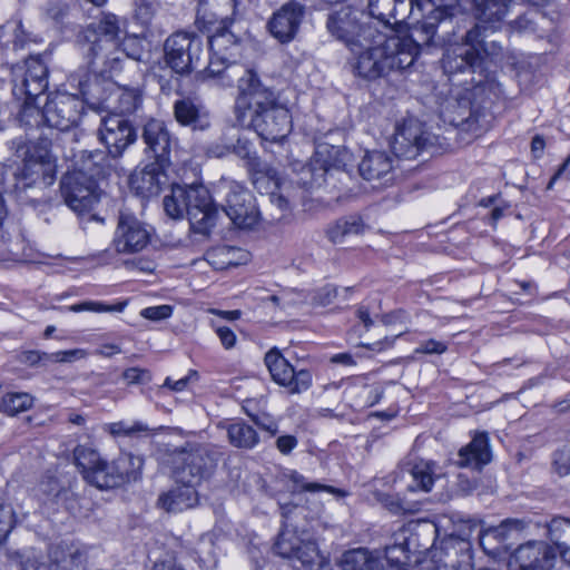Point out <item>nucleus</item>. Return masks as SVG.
Listing matches in <instances>:
<instances>
[{"label":"nucleus","mask_w":570,"mask_h":570,"mask_svg":"<svg viewBox=\"0 0 570 570\" xmlns=\"http://www.w3.org/2000/svg\"><path fill=\"white\" fill-rule=\"evenodd\" d=\"M237 76H243V79L234 106V125L253 128L265 140L281 141L286 138L292 130V117L275 91L264 86L252 69H230L228 77Z\"/></svg>","instance_id":"obj_1"},{"label":"nucleus","mask_w":570,"mask_h":570,"mask_svg":"<svg viewBox=\"0 0 570 570\" xmlns=\"http://www.w3.org/2000/svg\"><path fill=\"white\" fill-rule=\"evenodd\" d=\"M364 37L357 49L350 50L351 63L354 73L368 81L412 67L420 53L412 36H386L377 29L365 31Z\"/></svg>","instance_id":"obj_2"},{"label":"nucleus","mask_w":570,"mask_h":570,"mask_svg":"<svg viewBox=\"0 0 570 570\" xmlns=\"http://www.w3.org/2000/svg\"><path fill=\"white\" fill-rule=\"evenodd\" d=\"M431 522L435 538L430 547V570H472L470 538L481 530L480 521L460 514H441Z\"/></svg>","instance_id":"obj_3"},{"label":"nucleus","mask_w":570,"mask_h":570,"mask_svg":"<svg viewBox=\"0 0 570 570\" xmlns=\"http://www.w3.org/2000/svg\"><path fill=\"white\" fill-rule=\"evenodd\" d=\"M83 110V100L77 95L57 92L48 97L42 109L30 102L22 106L19 120L30 128L46 125L49 128L67 131L79 124Z\"/></svg>","instance_id":"obj_4"},{"label":"nucleus","mask_w":570,"mask_h":570,"mask_svg":"<svg viewBox=\"0 0 570 570\" xmlns=\"http://www.w3.org/2000/svg\"><path fill=\"white\" fill-rule=\"evenodd\" d=\"M166 456L177 483L198 485L214 473L222 452L210 444L187 442L168 450Z\"/></svg>","instance_id":"obj_5"},{"label":"nucleus","mask_w":570,"mask_h":570,"mask_svg":"<svg viewBox=\"0 0 570 570\" xmlns=\"http://www.w3.org/2000/svg\"><path fill=\"white\" fill-rule=\"evenodd\" d=\"M120 20L114 13H102L97 22L90 23L78 36L80 51L90 69L101 66L102 59L117 61L121 55L115 51L120 40Z\"/></svg>","instance_id":"obj_6"},{"label":"nucleus","mask_w":570,"mask_h":570,"mask_svg":"<svg viewBox=\"0 0 570 570\" xmlns=\"http://www.w3.org/2000/svg\"><path fill=\"white\" fill-rule=\"evenodd\" d=\"M12 94L23 105L35 104L48 88V67L41 55H30L11 70Z\"/></svg>","instance_id":"obj_7"},{"label":"nucleus","mask_w":570,"mask_h":570,"mask_svg":"<svg viewBox=\"0 0 570 570\" xmlns=\"http://www.w3.org/2000/svg\"><path fill=\"white\" fill-rule=\"evenodd\" d=\"M56 164L47 149L33 148L24 153L22 167L14 174V190L22 198L29 189L43 188L53 183Z\"/></svg>","instance_id":"obj_8"},{"label":"nucleus","mask_w":570,"mask_h":570,"mask_svg":"<svg viewBox=\"0 0 570 570\" xmlns=\"http://www.w3.org/2000/svg\"><path fill=\"white\" fill-rule=\"evenodd\" d=\"M164 50L166 63L180 75L197 69L205 55L203 38L195 32L186 31H178L168 37Z\"/></svg>","instance_id":"obj_9"},{"label":"nucleus","mask_w":570,"mask_h":570,"mask_svg":"<svg viewBox=\"0 0 570 570\" xmlns=\"http://www.w3.org/2000/svg\"><path fill=\"white\" fill-rule=\"evenodd\" d=\"M482 30H487L484 26L476 24L465 35V42L448 48L442 58V68L445 73L472 69L479 66L482 53H489L487 42L482 36Z\"/></svg>","instance_id":"obj_10"},{"label":"nucleus","mask_w":570,"mask_h":570,"mask_svg":"<svg viewBox=\"0 0 570 570\" xmlns=\"http://www.w3.org/2000/svg\"><path fill=\"white\" fill-rule=\"evenodd\" d=\"M187 217L195 234L208 237L218 218L209 190L203 184L181 185Z\"/></svg>","instance_id":"obj_11"},{"label":"nucleus","mask_w":570,"mask_h":570,"mask_svg":"<svg viewBox=\"0 0 570 570\" xmlns=\"http://www.w3.org/2000/svg\"><path fill=\"white\" fill-rule=\"evenodd\" d=\"M225 194L224 212L239 228H253L257 225L261 213L254 196L236 181H223L220 185Z\"/></svg>","instance_id":"obj_12"},{"label":"nucleus","mask_w":570,"mask_h":570,"mask_svg":"<svg viewBox=\"0 0 570 570\" xmlns=\"http://www.w3.org/2000/svg\"><path fill=\"white\" fill-rule=\"evenodd\" d=\"M274 551L283 558L299 561L311 570H322L328 566L315 541L303 539L292 530H283L279 533L274 544Z\"/></svg>","instance_id":"obj_13"},{"label":"nucleus","mask_w":570,"mask_h":570,"mask_svg":"<svg viewBox=\"0 0 570 570\" xmlns=\"http://www.w3.org/2000/svg\"><path fill=\"white\" fill-rule=\"evenodd\" d=\"M264 362L272 380L291 394H299L311 387L312 373L305 368L296 370L276 347L265 354Z\"/></svg>","instance_id":"obj_14"},{"label":"nucleus","mask_w":570,"mask_h":570,"mask_svg":"<svg viewBox=\"0 0 570 570\" xmlns=\"http://www.w3.org/2000/svg\"><path fill=\"white\" fill-rule=\"evenodd\" d=\"M151 232L136 216L120 213L111 247L117 254L131 255L144 250L150 243Z\"/></svg>","instance_id":"obj_15"},{"label":"nucleus","mask_w":570,"mask_h":570,"mask_svg":"<svg viewBox=\"0 0 570 570\" xmlns=\"http://www.w3.org/2000/svg\"><path fill=\"white\" fill-rule=\"evenodd\" d=\"M60 191L66 205L79 214L90 210L100 199L96 181L71 171L63 175Z\"/></svg>","instance_id":"obj_16"},{"label":"nucleus","mask_w":570,"mask_h":570,"mask_svg":"<svg viewBox=\"0 0 570 570\" xmlns=\"http://www.w3.org/2000/svg\"><path fill=\"white\" fill-rule=\"evenodd\" d=\"M326 28L348 50H355L360 47L357 43L364 40L365 31L377 30V27L372 23H361L356 11L350 7H342L340 10L331 12L327 17Z\"/></svg>","instance_id":"obj_17"},{"label":"nucleus","mask_w":570,"mask_h":570,"mask_svg":"<svg viewBox=\"0 0 570 570\" xmlns=\"http://www.w3.org/2000/svg\"><path fill=\"white\" fill-rule=\"evenodd\" d=\"M98 134L100 141L108 150V155L112 158L120 157L137 137L130 121L120 115H110L104 118Z\"/></svg>","instance_id":"obj_18"},{"label":"nucleus","mask_w":570,"mask_h":570,"mask_svg":"<svg viewBox=\"0 0 570 570\" xmlns=\"http://www.w3.org/2000/svg\"><path fill=\"white\" fill-rule=\"evenodd\" d=\"M523 530L520 520H505L498 527L479 530V543L483 551L491 557H500L512 548Z\"/></svg>","instance_id":"obj_19"},{"label":"nucleus","mask_w":570,"mask_h":570,"mask_svg":"<svg viewBox=\"0 0 570 570\" xmlns=\"http://www.w3.org/2000/svg\"><path fill=\"white\" fill-rule=\"evenodd\" d=\"M425 125L415 118H409L395 129L391 144L396 157L413 159L423 149L426 142L424 137Z\"/></svg>","instance_id":"obj_20"},{"label":"nucleus","mask_w":570,"mask_h":570,"mask_svg":"<svg viewBox=\"0 0 570 570\" xmlns=\"http://www.w3.org/2000/svg\"><path fill=\"white\" fill-rule=\"evenodd\" d=\"M439 116L444 124L461 128L463 131L479 135L482 130L480 114L472 110L466 97H450L442 102Z\"/></svg>","instance_id":"obj_21"},{"label":"nucleus","mask_w":570,"mask_h":570,"mask_svg":"<svg viewBox=\"0 0 570 570\" xmlns=\"http://www.w3.org/2000/svg\"><path fill=\"white\" fill-rule=\"evenodd\" d=\"M305 7L296 1L283 4L268 21L271 35L282 43L291 42L298 32Z\"/></svg>","instance_id":"obj_22"},{"label":"nucleus","mask_w":570,"mask_h":570,"mask_svg":"<svg viewBox=\"0 0 570 570\" xmlns=\"http://www.w3.org/2000/svg\"><path fill=\"white\" fill-rule=\"evenodd\" d=\"M48 558L52 570H87V549L80 542L61 540L50 546Z\"/></svg>","instance_id":"obj_23"},{"label":"nucleus","mask_w":570,"mask_h":570,"mask_svg":"<svg viewBox=\"0 0 570 570\" xmlns=\"http://www.w3.org/2000/svg\"><path fill=\"white\" fill-rule=\"evenodd\" d=\"M554 551L543 542L519 546L510 558V564L519 570H550L554 566Z\"/></svg>","instance_id":"obj_24"},{"label":"nucleus","mask_w":570,"mask_h":570,"mask_svg":"<svg viewBox=\"0 0 570 570\" xmlns=\"http://www.w3.org/2000/svg\"><path fill=\"white\" fill-rule=\"evenodd\" d=\"M169 165L156 160L147 164L131 176V187L142 197L158 195L168 181L166 169Z\"/></svg>","instance_id":"obj_25"},{"label":"nucleus","mask_w":570,"mask_h":570,"mask_svg":"<svg viewBox=\"0 0 570 570\" xmlns=\"http://www.w3.org/2000/svg\"><path fill=\"white\" fill-rule=\"evenodd\" d=\"M71 161V169L68 171L90 177L96 183L98 179L109 176L112 171L109 157L102 150H80L72 156Z\"/></svg>","instance_id":"obj_26"},{"label":"nucleus","mask_w":570,"mask_h":570,"mask_svg":"<svg viewBox=\"0 0 570 570\" xmlns=\"http://www.w3.org/2000/svg\"><path fill=\"white\" fill-rule=\"evenodd\" d=\"M492 460L489 436L485 432H478L471 442L462 446L458 453L456 464L460 468L475 471L482 470Z\"/></svg>","instance_id":"obj_27"},{"label":"nucleus","mask_w":570,"mask_h":570,"mask_svg":"<svg viewBox=\"0 0 570 570\" xmlns=\"http://www.w3.org/2000/svg\"><path fill=\"white\" fill-rule=\"evenodd\" d=\"M142 139L147 150L151 151L156 161L170 164L171 136L166 125L156 119H150L144 126Z\"/></svg>","instance_id":"obj_28"},{"label":"nucleus","mask_w":570,"mask_h":570,"mask_svg":"<svg viewBox=\"0 0 570 570\" xmlns=\"http://www.w3.org/2000/svg\"><path fill=\"white\" fill-rule=\"evenodd\" d=\"M236 0H199L196 23L212 30V26L230 23L235 13Z\"/></svg>","instance_id":"obj_29"},{"label":"nucleus","mask_w":570,"mask_h":570,"mask_svg":"<svg viewBox=\"0 0 570 570\" xmlns=\"http://www.w3.org/2000/svg\"><path fill=\"white\" fill-rule=\"evenodd\" d=\"M230 23H222L212 26L213 32L207 36V43L209 51L214 57L219 59H230L236 56L238 51V39L228 30Z\"/></svg>","instance_id":"obj_30"},{"label":"nucleus","mask_w":570,"mask_h":570,"mask_svg":"<svg viewBox=\"0 0 570 570\" xmlns=\"http://www.w3.org/2000/svg\"><path fill=\"white\" fill-rule=\"evenodd\" d=\"M393 158L385 151L373 150L365 153L358 164L360 175L365 180H379L392 173Z\"/></svg>","instance_id":"obj_31"},{"label":"nucleus","mask_w":570,"mask_h":570,"mask_svg":"<svg viewBox=\"0 0 570 570\" xmlns=\"http://www.w3.org/2000/svg\"><path fill=\"white\" fill-rule=\"evenodd\" d=\"M424 439L419 436L415 440L414 449L409 454L407 461L404 464V471L412 478V482L407 485L409 494L415 493L417 490L426 492V476H428V461L419 458L417 451L423 448Z\"/></svg>","instance_id":"obj_32"},{"label":"nucleus","mask_w":570,"mask_h":570,"mask_svg":"<svg viewBox=\"0 0 570 570\" xmlns=\"http://www.w3.org/2000/svg\"><path fill=\"white\" fill-rule=\"evenodd\" d=\"M205 259L215 269H225L247 263L249 253L240 247L222 245L208 249Z\"/></svg>","instance_id":"obj_33"},{"label":"nucleus","mask_w":570,"mask_h":570,"mask_svg":"<svg viewBox=\"0 0 570 570\" xmlns=\"http://www.w3.org/2000/svg\"><path fill=\"white\" fill-rule=\"evenodd\" d=\"M86 356V351L81 348L59 351L55 353L24 351L20 354L19 361L23 364L36 366L47 365L49 363H71L76 360L85 358Z\"/></svg>","instance_id":"obj_34"},{"label":"nucleus","mask_w":570,"mask_h":570,"mask_svg":"<svg viewBox=\"0 0 570 570\" xmlns=\"http://www.w3.org/2000/svg\"><path fill=\"white\" fill-rule=\"evenodd\" d=\"M550 547L561 560L570 566V519L557 517L548 524Z\"/></svg>","instance_id":"obj_35"},{"label":"nucleus","mask_w":570,"mask_h":570,"mask_svg":"<svg viewBox=\"0 0 570 570\" xmlns=\"http://www.w3.org/2000/svg\"><path fill=\"white\" fill-rule=\"evenodd\" d=\"M317 163L325 171L330 169H345L352 161V154L342 146L318 142L315 149Z\"/></svg>","instance_id":"obj_36"},{"label":"nucleus","mask_w":570,"mask_h":570,"mask_svg":"<svg viewBox=\"0 0 570 570\" xmlns=\"http://www.w3.org/2000/svg\"><path fill=\"white\" fill-rule=\"evenodd\" d=\"M115 51L120 52L117 61H111L110 59H102L101 66L96 67L94 72L97 73H107L114 72L121 68V62L125 58L132 59L135 61L140 60L142 49L140 46V41L135 37H126L121 42L120 40L117 42Z\"/></svg>","instance_id":"obj_37"},{"label":"nucleus","mask_w":570,"mask_h":570,"mask_svg":"<svg viewBox=\"0 0 570 570\" xmlns=\"http://www.w3.org/2000/svg\"><path fill=\"white\" fill-rule=\"evenodd\" d=\"M230 59H219L214 57L213 52H210L209 63L208 66L202 71L200 77L205 79L209 78H216L217 82L220 87H232L234 85L237 86L239 89L240 86V79L242 77H235L230 78L228 77L230 69L235 67L239 68H246L245 66L232 63L229 62Z\"/></svg>","instance_id":"obj_38"},{"label":"nucleus","mask_w":570,"mask_h":570,"mask_svg":"<svg viewBox=\"0 0 570 570\" xmlns=\"http://www.w3.org/2000/svg\"><path fill=\"white\" fill-rule=\"evenodd\" d=\"M196 484H181L159 497V503L168 512H177L193 507L197 501Z\"/></svg>","instance_id":"obj_39"},{"label":"nucleus","mask_w":570,"mask_h":570,"mask_svg":"<svg viewBox=\"0 0 570 570\" xmlns=\"http://www.w3.org/2000/svg\"><path fill=\"white\" fill-rule=\"evenodd\" d=\"M365 225L360 217L350 216L328 225L325 233L331 243L340 244L348 236L362 234Z\"/></svg>","instance_id":"obj_40"},{"label":"nucleus","mask_w":570,"mask_h":570,"mask_svg":"<svg viewBox=\"0 0 570 570\" xmlns=\"http://www.w3.org/2000/svg\"><path fill=\"white\" fill-rule=\"evenodd\" d=\"M343 570H382V561L364 548L350 550L342 558Z\"/></svg>","instance_id":"obj_41"},{"label":"nucleus","mask_w":570,"mask_h":570,"mask_svg":"<svg viewBox=\"0 0 570 570\" xmlns=\"http://www.w3.org/2000/svg\"><path fill=\"white\" fill-rule=\"evenodd\" d=\"M114 464L122 485L140 478L144 459L140 455L122 452L114 460Z\"/></svg>","instance_id":"obj_42"},{"label":"nucleus","mask_w":570,"mask_h":570,"mask_svg":"<svg viewBox=\"0 0 570 570\" xmlns=\"http://www.w3.org/2000/svg\"><path fill=\"white\" fill-rule=\"evenodd\" d=\"M476 18L481 23L502 21L509 11L512 0H473Z\"/></svg>","instance_id":"obj_43"},{"label":"nucleus","mask_w":570,"mask_h":570,"mask_svg":"<svg viewBox=\"0 0 570 570\" xmlns=\"http://www.w3.org/2000/svg\"><path fill=\"white\" fill-rule=\"evenodd\" d=\"M397 3L395 0H368L367 9L372 18L377 19L384 28L393 30V27L399 23Z\"/></svg>","instance_id":"obj_44"},{"label":"nucleus","mask_w":570,"mask_h":570,"mask_svg":"<svg viewBox=\"0 0 570 570\" xmlns=\"http://www.w3.org/2000/svg\"><path fill=\"white\" fill-rule=\"evenodd\" d=\"M227 434L229 442L236 448L252 449L258 443L255 429L243 421L230 424Z\"/></svg>","instance_id":"obj_45"},{"label":"nucleus","mask_w":570,"mask_h":570,"mask_svg":"<svg viewBox=\"0 0 570 570\" xmlns=\"http://www.w3.org/2000/svg\"><path fill=\"white\" fill-rule=\"evenodd\" d=\"M95 473L89 474V484L98 489H114L120 487L114 461L107 462L101 459Z\"/></svg>","instance_id":"obj_46"},{"label":"nucleus","mask_w":570,"mask_h":570,"mask_svg":"<svg viewBox=\"0 0 570 570\" xmlns=\"http://www.w3.org/2000/svg\"><path fill=\"white\" fill-rule=\"evenodd\" d=\"M73 461L82 474V478L89 482V474L95 473L101 458L95 449L86 445H77L73 450Z\"/></svg>","instance_id":"obj_47"},{"label":"nucleus","mask_w":570,"mask_h":570,"mask_svg":"<svg viewBox=\"0 0 570 570\" xmlns=\"http://www.w3.org/2000/svg\"><path fill=\"white\" fill-rule=\"evenodd\" d=\"M174 115L176 120L184 126L194 128H204L203 118L198 107L190 99L177 100L174 105Z\"/></svg>","instance_id":"obj_48"},{"label":"nucleus","mask_w":570,"mask_h":570,"mask_svg":"<svg viewBox=\"0 0 570 570\" xmlns=\"http://www.w3.org/2000/svg\"><path fill=\"white\" fill-rule=\"evenodd\" d=\"M33 402V396L27 392L7 393L0 400V411L13 416L31 409Z\"/></svg>","instance_id":"obj_49"},{"label":"nucleus","mask_w":570,"mask_h":570,"mask_svg":"<svg viewBox=\"0 0 570 570\" xmlns=\"http://www.w3.org/2000/svg\"><path fill=\"white\" fill-rule=\"evenodd\" d=\"M185 194L181 185H173L170 194L166 195L163 200L166 215L173 219H181L187 216V207Z\"/></svg>","instance_id":"obj_50"},{"label":"nucleus","mask_w":570,"mask_h":570,"mask_svg":"<svg viewBox=\"0 0 570 570\" xmlns=\"http://www.w3.org/2000/svg\"><path fill=\"white\" fill-rule=\"evenodd\" d=\"M117 105L112 106L116 115H130L141 105V94L135 88H122L116 94Z\"/></svg>","instance_id":"obj_51"},{"label":"nucleus","mask_w":570,"mask_h":570,"mask_svg":"<svg viewBox=\"0 0 570 570\" xmlns=\"http://www.w3.org/2000/svg\"><path fill=\"white\" fill-rule=\"evenodd\" d=\"M252 181L255 189L262 195L268 196L271 193L278 189L276 170L266 165L254 171Z\"/></svg>","instance_id":"obj_52"},{"label":"nucleus","mask_w":570,"mask_h":570,"mask_svg":"<svg viewBox=\"0 0 570 570\" xmlns=\"http://www.w3.org/2000/svg\"><path fill=\"white\" fill-rule=\"evenodd\" d=\"M285 476L292 482L289 488L292 492H318L326 491L330 493H338L340 491L331 485H324L318 482H307L305 478L296 471H289Z\"/></svg>","instance_id":"obj_53"},{"label":"nucleus","mask_w":570,"mask_h":570,"mask_svg":"<svg viewBox=\"0 0 570 570\" xmlns=\"http://www.w3.org/2000/svg\"><path fill=\"white\" fill-rule=\"evenodd\" d=\"M384 504L393 513H415L422 509L424 501L414 500L407 497L402 500L399 498L387 497L384 500Z\"/></svg>","instance_id":"obj_54"},{"label":"nucleus","mask_w":570,"mask_h":570,"mask_svg":"<svg viewBox=\"0 0 570 570\" xmlns=\"http://www.w3.org/2000/svg\"><path fill=\"white\" fill-rule=\"evenodd\" d=\"M105 430L114 436H134L139 433L148 432L149 428L141 422H132L129 424L124 421H119L107 424Z\"/></svg>","instance_id":"obj_55"},{"label":"nucleus","mask_w":570,"mask_h":570,"mask_svg":"<svg viewBox=\"0 0 570 570\" xmlns=\"http://www.w3.org/2000/svg\"><path fill=\"white\" fill-rule=\"evenodd\" d=\"M126 307V303H117V304H105L102 302H82L78 304H73L68 307L69 311L79 313V312H95V313H104V312H122Z\"/></svg>","instance_id":"obj_56"},{"label":"nucleus","mask_w":570,"mask_h":570,"mask_svg":"<svg viewBox=\"0 0 570 570\" xmlns=\"http://www.w3.org/2000/svg\"><path fill=\"white\" fill-rule=\"evenodd\" d=\"M16 525V513L11 505L0 504V546L4 543Z\"/></svg>","instance_id":"obj_57"},{"label":"nucleus","mask_w":570,"mask_h":570,"mask_svg":"<svg viewBox=\"0 0 570 570\" xmlns=\"http://www.w3.org/2000/svg\"><path fill=\"white\" fill-rule=\"evenodd\" d=\"M552 465L559 475L570 474V442L553 453Z\"/></svg>","instance_id":"obj_58"},{"label":"nucleus","mask_w":570,"mask_h":570,"mask_svg":"<svg viewBox=\"0 0 570 570\" xmlns=\"http://www.w3.org/2000/svg\"><path fill=\"white\" fill-rule=\"evenodd\" d=\"M153 570H185L177 563L176 554L173 551H166L153 563Z\"/></svg>","instance_id":"obj_59"},{"label":"nucleus","mask_w":570,"mask_h":570,"mask_svg":"<svg viewBox=\"0 0 570 570\" xmlns=\"http://www.w3.org/2000/svg\"><path fill=\"white\" fill-rule=\"evenodd\" d=\"M173 313V307L170 305H159V306H150L146 307L140 312V315L144 318L150 321H163L168 318Z\"/></svg>","instance_id":"obj_60"},{"label":"nucleus","mask_w":570,"mask_h":570,"mask_svg":"<svg viewBox=\"0 0 570 570\" xmlns=\"http://www.w3.org/2000/svg\"><path fill=\"white\" fill-rule=\"evenodd\" d=\"M122 377L128 384H145L151 380L150 373L147 370L139 367H130L125 370Z\"/></svg>","instance_id":"obj_61"},{"label":"nucleus","mask_w":570,"mask_h":570,"mask_svg":"<svg viewBox=\"0 0 570 570\" xmlns=\"http://www.w3.org/2000/svg\"><path fill=\"white\" fill-rule=\"evenodd\" d=\"M157 11V6L147 0H140L137 3L136 17L142 24H148Z\"/></svg>","instance_id":"obj_62"},{"label":"nucleus","mask_w":570,"mask_h":570,"mask_svg":"<svg viewBox=\"0 0 570 570\" xmlns=\"http://www.w3.org/2000/svg\"><path fill=\"white\" fill-rule=\"evenodd\" d=\"M38 42V38L33 36L31 32L27 31L22 23L19 22L17 24V28L14 30V39H13V46L14 48L24 49L30 43Z\"/></svg>","instance_id":"obj_63"},{"label":"nucleus","mask_w":570,"mask_h":570,"mask_svg":"<svg viewBox=\"0 0 570 570\" xmlns=\"http://www.w3.org/2000/svg\"><path fill=\"white\" fill-rule=\"evenodd\" d=\"M338 296V288L327 284L323 286L314 296L313 301L318 305H328Z\"/></svg>","instance_id":"obj_64"}]
</instances>
